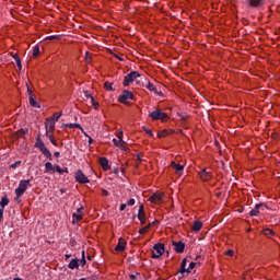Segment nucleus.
I'll return each instance as SVG.
<instances>
[{"instance_id":"nucleus-58","label":"nucleus","mask_w":280,"mask_h":280,"mask_svg":"<svg viewBox=\"0 0 280 280\" xmlns=\"http://www.w3.org/2000/svg\"><path fill=\"white\" fill-rule=\"evenodd\" d=\"M70 257H71V254H66V255H65V258H66V259H70Z\"/></svg>"},{"instance_id":"nucleus-26","label":"nucleus","mask_w":280,"mask_h":280,"mask_svg":"<svg viewBox=\"0 0 280 280\" xmlns=\"http://www.w3.org/2000/svg\"><path fill=\"white\" fill-rule=\"evenodd\" d=\"M8 205H10V200L8 199V197H3L0 201V209H2L4 211L5 207H8Z\"/></svg>"},{"instance_id":"nucleus-53","label":"nucleus","mask_w":280,"mask_h":280,"mask_svg":"<svg viewBox=\"0 0 280 280\" xmlns=\"http://www.w3.org/2000/svg\"><path fill=\"white\" fill-rule=\"evenodd\" d=\"M102 196H108V190L102 189Z\"/></svg>"},{"instance_id":"nucleus-7","label":"nucleus","mask_w":280,"mask_h":280,"mask_svg":"<svg viewBox=\"0 0 280 280\" xmlns=\"http://www.w3.org/2000/svg\"><path fill=\"white\" fill-rule=\"evenodd\" d=\"M128 100H135V94L130 91H124L122 94L118 97L120 104H128Z\"/></svg>"},{"instance_id":"nucleus-46","label":"nucleus","mask_w":280,"mask_h":280,"mask_svg":"<svg viewBox=\"0 0 280 280\" xmlns=\"http://www.w3.org/2000/svg\"><path fill=\"white\" fill-rule=\"evenodd\" d=\"M58 39V35H51L46 38V40H56Z\"/></svg>"},{"instance_id":"nucleus-8","label":"nucleus","mask_w":280,"mask_h":280,"mask_svg":"<svg viewBox=\"0 0 280 280\" xmlns=\"http://www.w3.org/2000/svg\"><path fill=\"white\" fill-rule=\"evenodd\" d=\"M75 180H77V183H80L81 185H86V183H90L89 177H86V175H84L82 170L77 171Z\"/></svg>"},{"instance_id":"nucleus-19","label":"nucleus","mask_w":280,"mask_h":280,"mask_svg":"<svg viewBox=\"0 0 280 280\" xmlns=\"http://www.w3.org/2000/svg\"><path fill=\"white\" fill-rule=\"evenodd\" d=\"M68 268H70V270H75V268H80V259H78V258L72 259L69 262Z\"/></svg>"},{"instance_id":"nucleus-18","label":"nucleus","mask_w":280,"mask_h":280,"mask_svg":"<svg viewBox=\"0 0 280 280\" xmlns=\"http://www.w3.org/2000/svg\"><path fill=\"white\" fill-rule=\"evenodd\" d=\"M173 245L175 246V248H174V250L176 252V253H184L185 252V243H183V242H175V243H173Z\"/></svg>"},{"instance_id":"nucleus-11","label":"nucleus","mask_w":280,"mask_h":280,"mask_svg":"<svg viewBox=\"0 0 280 280\" xmlns=\"http://www.w3.org/2000/svg\"><path fill=\"white\" fill-rule=\"evenodd\" d=\"M45 128L46 132H54L56 130V120L54 118H46Z\"/></svg>"},{"instance_id":"nucleus-28","label":"nucleus","mask_w":280,"mask_h":280,"mask_svg":"<svg viewBox=\"0 0 280 280\" xmlns=\"http://www.w3.org/2000/svg\"><path fill=\"white\" fill-rule=\"evenodd\" d=\"M186 266H187V258H184L182 260L180 270H179V272H182V275H185V272H187Z\"/></svg>"},{"instance_id":"nucleus-31","label":"nucleus","mask_w":280,"mask_h":280,"mask_svg":"<svg viewBox=\"0 0 280 280\" xmlns=\"http://www.w3.org/2000/svg\"><path fill=\"white\" fill-rule=\"evenodd\" d=\"M262 235H266V237H272L275 235V232L270 229L262 230Z\"/></svg>"},{"instance_id":"nucleus-4","label":"nucleus","mask_w":280,"mask_h":280,"mask_svg":"<svg viewBox=\"0 0 280 280\" xmlns=\"http://www.w3.org/2000/svg\"><path fill=\"white\" fill-rule=\"evenodd\" d=\"M27 187H30V179L21 180L19 187L15 189L16 198H21L27 191Z\"/></svg>"},{"instance_id":"nucleus-13","label":"nucleus","mask_w":280,"mask_h":280,"mask_svg":"<svg viewBox=\"0 0 280 280\" xmlns=\"http://www.w3.org/2000/svg\"><path fill=\"white\" fill-rule=\"evenodd\" d=\"M171 167H173V170H175L176 174H178L179 176H183V172L185 170V165L184 164H179L176 162H172L171 163Z\"/></svg>"},{"instance_id":"nucleus-44","label":"nucleus","mask_w":280,"mask_h":280,"mask_svg":"<svg viewBox=\"0 0 280 280\" xmlns=\"http://www.w3.org/2000/svg\"><path fill=\"white\" fill-rule=\"evenodd\" d=\"M225 255H226L228 257H233V255H235V252H234L233 249H228V250L225 252Z\"/></svg>"},{"instance_id":"nucleus-15","label":"nucleus","mask_w":280,"mask_h":280,"mask_svg":"<svg viewBox=\"0 0 280 280\" xmlns=\"http://www.w3.org/2000/svg\"><path fill=\"white\" fill-rule=\"evenodd\" d=\"M264 207H265L266 209H268V206H267V205H264V203H258V205H256L255 208L250 210L249 214H250L252 217L259 215V209H264Z\"/></svg>"},{"instance_id":"nucleus-56","label":"nucleus","mask_w":280,"mask_h":280,"mask_svg":"<svg viewBox=\"0 0 280 280\" xmlns=\"http://www.w3.org/2000/svg\"><path fill=\"white\" fill-rule=\"evenodd\" d=\"M27 93H28L30 97L33 96L32 95V89H30V86H27Z\"/></svg>"},{"instance_id":"nucleus-51","label":"nucleus","mask_w":280,"mask_h":280,"mask_svg":"<svg viewBox=\"0 0 280 280\" xmlns=\"http://www.w3.org/2000/svg\"><path fill=\"white\" fill-rule=\"evenodd\" d=\"M11 57L14 58V60H16V58H19V55L14 54V52H10Z\"/></svg>"},{"instance_id":"nucleus-52","label":"nucleus","mask_w":280,"mask_h":280,"mask_svg":"<svg viewBox=\"0 0 280 280\" xmlns=\"http://www.w3.org/2000/svg\"><path fill=\"white\" fill-rule=\"evenodd\" d=\"M85 97L89 100H92L93 95H91L89 92H85Z\"/></svg>"},{"instance_id":"nucleus-29","label":"nucleus","mask_w":280,"mask_h":280,"mask_svg":"<svg viewBox=\"0 0 280 280\" xmlns=\"http://www.w3.org/2000/svg\"><path fill=\"white\" fill-rule=\"evenodd\" d=\"M72 222L73 223H75V222H82V220H83V217H82V214H78V213H73L72 214Z\"/></svg>"},{"instance_id":"nucleus-50","label":"nucleus","mask_w":280,"mask_h":280,"mask_svg":"<svg viewBox=\"0 0 280 280\" xmlns=\"http://www.w3.org/2000/svg\"><path fill=\"white\" fill-rule=\"evenodd\" d=\"M82 211H84V207H80L77 210V214H81L82 215Z\"/></svg>"},{"instance_id":"nucleus-1","label":"nucleus","mask_w":280,"mask_h":280,"mask_svg":"<svg viewBox=\"0 0 280 280\" xmlns=\"http://www.w3.org/2000/svg\"><path fill=\"white\" fill-rule=\"evenodd\" d=\"M149 117H151V119L153 121H162V122H165L170 119V116L167 115V113L159 109V108H155L153 112H151L149 114Z\"/></svg>"},{"instance_id":"nucleus-25","label":"nucleus","mask_w":280,"mask_h":280,"mask_svg":"<svg viewBox=\"0 0 280 280\" xmlns=\"http://www.w3.org/2000/svg\"><path fill=\"white\" fill-rule=\"evenodd\" d=\"M55 172H58V174H69V168L67 167H60V165L55 166Z\"/></svg>"},{"instance_id":"nucleus-23","label":"nucleus","mask_w":280,"mask_h":280,"mask_svg":"<svg viewBox=\"0 0 280 280\" xmlns=\"http://www.w3.org/2000/svg\"><path fill=\"white\" fill-rule=\"evenodd\" d=\"M46 137L49 139L52 145L58 147V141L56 140V138H54V132H46Z\"/></svg>"},{"instance_id":"nucleus-54","label":"nucleus","mask_w":280,"mask_h":280,"mask_svg":"<svg viewBox=\"0 0 280 280\" xmlns=\"http://www.w3.org/2000/svg\"><path fill=\"white\" fill-rule=\"evenodd\" d=\"M120 211H126V203L120 205Z\"/></svg>"},{"instance_id":"nucleus-6","label":"nucleus","mask_w":280,"mask_h":280,"mask_svg":"<svg viewBox=\"0 0 280 280\" xmlns=\"http://www.w3.org/2000/svg\"><path fill=\"white\" fill-rule=\"evenodd\" d=\"M165 253V245L159 243L153 246L152 259H159Z\"/></svg>"},{"instance_id":"nucleus-41","label":"nucleus","mask_w":280,"mask_h":280,"mask_svg":"<svg viewBox=\"0 0 280 280\" xmlns=\"http://www.w3.org/2000/svg\"><path fill=\"white\" fill-rule=\"evenodd\" d=\"M81 266H86V258L84 256V250L82 252V259L80 260Z\"/></svg>"},{"instance_id":"nucleus-48","label":"nucleus","mask_w":280,"mask_h":280,"mask_svg":"<svg viewBox=\"0 0 280 280\" xmlns=\"http://www.w3.org/2000/svg\"><path fill=\"white\" fill-rule=\"evenodd\" d=\"M117 138H118V140L124 141V131H120V132L117 135Z\"/></svg>"},{"instance_id":"nucleus-3","label":"nucleus","mask_w":280,"mask_h":280,"mask_svg":"<svg viewBox=\"0 0 280 280\" xmlns=\"http://www.w3.org/2000/svg\"><path fill=\"white\" fill-rule=\"evenodd\" d=\"M35 148H38V150L44 154V156H46V159H49V161H51V151H49V149L45 147V142H43V140L37 139L35 143Z\"/></svg>"},{"instance_id":"nucleus-36","label":"nucleus","mask_w":280,"mask_h":280,"mask_svg":"<svg viewBox=\"0 0 280 280\" xmlns=\"http://www.w3.org/2000/svg\"><path fill=\"white\" fill-rule=\"evenodd\" d=\"M23 135H25V130H24V129H20V130H18V131L14 133V137H15L16 139H19V138L23 137Z\"/></svg>"},{"instance_id":"nucleus-39","label":"nucleus","mask_w":280,"mask_h":280,"mask_svg":"<svg viewBox=\"0 0 280 280\" xmlns=\"http://www.w3.org/2000/svg\"><path fill=\"white\" fill-rule=\"evenodd\" d=\"M15 62H16V67L20 69H23V65L21 63V58L20 57H15Z\"/></svg>"},{"instance_id":"nucleus-17","label":"nucleus","mask_w":280,"mask_h":280,"mask_svg":"<svg viewBox=\"0 0 280 280\" xmlns=\"http://www.w3.org/2000/svg\"><path fill=\"white\" fill-rule=\"evenodd\" d=\"M45 173L47 174H56V166L51 164V162H46L45 164Z\"/></svg>"},{"instance_id":"nucleus-21","label":"nucleus","mask_w":280,"mask_h":280,"mask_svg":"<svg viewBox=\"0 0 280 280\" xmlns=\"http://www.w3.org/2000/svg\"><path fill=\"white\" fill-rule=\"evenodd\" d=\"M202 229V222L200 221H195L192 226H191V230L195 232V233H198V231H200Z\"/></svg>"},{"instance_id":"nucleus-57","label":"nucleus","mask_w":280,"mask_h":280,"mask_svg":"<svg viewBox=\"0 0 280 280\" xmlns=\"http://www.w3.org/2000/svg\"><path fill=\"white\" fill-rule=\"evenodd\" d=\"M115 58H117V60L124 61V58H121V57H119L117 55H115Z\"/></svg>"},{"instance_id":"nucleus-2","label":"nucleus","mask_w":280,"mask_h":280,"mask_svg":"<svg viewBox=\"0 0 280 280\" xmlns=\"http://www.w3.org/2000/svg\"><path fill=\"white\" fill-rule=\"evenodd\" d=\"M148 202H152V205H163V202H165V192L163 191L153 192L149 197Z\"/></svg>"},{"instance_id":"nucleus-38","label":"nucleus","mask_w":280,"mask_h":280,"mask_svg":"<svg viewBox=\"0 0 280 280\" xmlns=\"http://www.w3.org/2000/svg\"><path fill=\"white\" fill-rule=\"evenodd\" d=\"M91 102H92L93 108H95V110H97V108L100 107V103H97V101H95L94 97L91 98Z\"/></svg>"},{"instance_id":"nucleus-10","label":"nucleus","mask_w":280,"mask_h":280,"mask_svg":"<svg viewBox=\"0 0 280 280\" xmlns=\"http://www.w3.org/2000/svg\"><path fill=\"white\" fill-rule=\"evenodd\" d=\"M113 143L114 145H116V148L122 150V152H130V149L128 148V143H126V141L117 140L116 138H114Z\"/></svg>"},{"instance_id":"nucleus-33","label":"nucleus","mask_w":280,"mask_h":280,"mask_svg":"<svg viewBox=\"0 0 280 280\" xmlns=\"http://www.w3.org/2000/svg\"><path fill=\"white\" fill-rule=\"evenodd\" d=\"M200 262H190L189 267L186 269V272H191Z\"/></svg>"},{"instance_id":"nucleus-14","label":"nucleus","mask_w":280,"mask_h":280,"mask_svg":"<svg viewBox=\"0 0 280 280\" xmlns=\"http://www.w3.org/2000/svg\"><path fill=\"white\" fill-rule=\"evenodd\" d=\"M116 253H124L126 250V240L124 237H120L118 240V244L115 246Z\"/></svg>"},{"instance_id":"nucleus-5","label":"nucleus","mask_w":280,"mask_h":280,"mask_svg":"<svg viewBox=\"0 0 280 280\" xmlns=\"http://www.w3.org/2000/svg\"><path fill=\"white\" fill-rule=\"evenodd\" d=\"M136 78H141V74L137 71H131L124 78V86H130L136 80Z\"/></svg>"},{"instance_id":"nucleus-45","label":"nucleus","mask_w":280,"mask_h":280,"mask_svg":"<svg viewBox=\"0 0 280 280\" xmlns=\"http://www.w3.org/2000/svg\"><path fill=\"white\" fill-rule=\"evenodd\" d=\"M178 117H180V119L183 121H185L187 119V115L183 114V113H177Z\"/></svg>"},{"instance_id":"nucleus-37","label":"nucleus","mask_w":280,"mask_h":280,"mask_svg":"<svg viewBox=\"0 0 280 280\" xmlns=\"http://www.w3.org/2000/svg\"><path fill=\"white\" fill-rule=\"evenodd\" d=\"M40 55V47H38V46H35L34 48H33V56H39Z\"/></svg>"},{"instance_id":"nucleus-40","label":"nucleus","mask_w":280,"mask_h":280,"mask_svg":"<svg viewBox=\"0 0 280 280\" xmlns=\"http://www.w3.org/2000/svg\"><path fill=\"white\" fill-rule=\"evenodd\" d=\"M85 62L91 65V54L89 51L85 52Z\"/></svg>"},{"instance_id":"nucleus-30","label":"nucleus","mask_w":280,"mask_h":280,"mask_svg":"<svg viewBox=\"0 0 280 280\" xmlns=\"http://www.w3.org/2000/svg\"><path fill=\"white\" fill-rule=\"evenodd\" d=\"M30 104L33 106V108H40V105H38V102L34 100V96H30Z\"/></svg>"},{"instance_id":"nucleus-35","label":"nucleus","mask_w":280,"mask_h":280,"mask_svg":"<svg viewBox=\"0 0 280 280\" xmlns=\"http://www.w3.org/2000/svg\"><path fill=\"white\" fill-rule=\"evenodd\" d=\"M105 91H113V83L112 82H105L104 83Z\"/></svg>"},{"instance_id":"nucleus-20","label":"nucleus","mask_w":280,"mask_h":280,"mask_svg":"<svg viewBox=\"0 0 280 280\" xmlns=\"http://www.w3.org/2000/svg\"><path fill=\"white\" fill-rule=\"evenodd\" d=\"M168 135H174V130H172V129H170V130L164 129V130H162V131H160L158 133V137H159V139H163L165 137H168Z\"/></svg>"},{"instance_id":"nucleus-47","label":"nucleus","mask_w":280,"mask_h":280,"mask_svg":"<svg viewBox=\"0 0 280 280\" xmlns=\"http://www.w3.org/2000/svg\"><path fill=\"white\" fill-rule=\"evenodd\" d=\"M135 202H136L135 199H129L127 205H128V207H135Z\"/></svg>"},{"instance_id":"nucleus-61","label":"nucleus","mask_w":280,"mask_h":280,"mask_svg":"<svg viewBox=\"0 0 280 280\" xmlns=\"http://www.w3.org/2000/svg\"><path fill=\"white\" fill-rule=\"evenodd\" d=\"M85 137H89V135L85 133Z\"/></svg>"},{"instance_id":"nucleus-42","label":"nucleus","mask_w":280,"mask_h":280,"mask_svg":"<svg viewBox=\"0 0 280 280\" xmlns=\"http://www.w3.org/2000/svg\"><path fill=\"white\" fill-rule=\"evenodd\" d=\"M142 128H143L145 135H149V137H154V135L152 133V130H150V129H148L145 127H142Z\"/></svg>"},{"instance_id":"nucleus-34","label":"nucleus","mask_w":280,"mask_h":280,"mask_svg":"<svg viewBox=\"0 0 280 280\" xmlns=\"http://www.w3.org/2000/svg\"><path fill=\"white\" fill-rule=\"evenodd\" d=\"M60 117H62V112H59V113H55L52 115V117H50V119H54L55 122L58 121V119H60Z\"/></svg>"},{"instance_id":"nucleus-43","label":"nucleus","mask_w":280,"mask_h":280,"mask_svg":"<svg viewBox=\"0 0 280 280\" xmlns=\"http://www.w3.org/2000/svg\"><path fill=\"white\" fill-rule=\"evenodd\" d=\"M19 165H21V161H16L15 163L11 164L10 167L12 170H16V167H19Z\"/></svg>"},{"instance_id":"nucleus-55","label":"nucleus","mask_w":280,"mask_h":280,"mask_svg":"<svg viewBox=\"0 0 280 280\" xmlns=\"http://www.w3.org/2000/svg\"><path fill=\"white\" fill-rule=\"evenodd\" d=\"M3 220V209H0V222Z\"/></svg>"},{"instance_id":"nucleus-27","label":"nucleus","mask_w":280,"mask_h":280,"mask_svg":"<svg viewBox=\"0 0 280 280\" xmlns=\"http://www.w3.org/2000/svg\"><path fill=\"white\" fill-rule=\"evenodd\" d=\"M62 128H78L79 130H84L80 124H63Z\"/></svg>"},{"instance_id":"nucleus-16","label":"nucleus","mask_w":280,"mask_h":280,"mask_svg":"<svg viewBox=\"0 0 280 280\" xmlns=\"http://www.w3.org/2000/svg\"><path fill=\"white\" fill-rule=\"evenodd\" d=\"M98 163H100L102 170H104V172H108V170H110V165H108V159L100 158Z\"/></svg>"},{"instance_id":"nucleus-59","label":"nucleus","mask_w":280,"mask_h":280,"mask_svg":"<svg viewBox=\"0 0 280 280\" xmlns=\"http://www.w3.org/2000/svg\"><path fill=\"white\" fill-rule=\"evenodd\" d=\"M93 143V138L89 137V144Z\"/></svg>"},{"instance_id":"nucleus-12","label":"nucleus","mask_w":280,"mask_h":280,"mask_svg":"<svg viewBox=\"0 0 280 280\" xmlns=\"http://www.w3.org/2000/svg\"><path fill=\"white\" fill-rule=\"evenodd\" d=\"M138 220L140 221V224H145L147 218H145V209L143 207V203L139 206L138 210Z\"/></svg>"},{"instance_id":"nucleus-32","label":"nucleus","mask_w":280,"mask_h":280,"mask_svg":"<svg viewBox=\"0 0 280 280\" xmlns=\"http://www.w3.org/2000/svg\"><path fill=\"white\" fill-rule=\"evenodd\" d=\"M147 89L148 91H151V93H156V86L152 84V82H148Z\"/></svg>"},{"instance_id":"nucleus-49","label":"nucleus","mask_w":280,"mask_h":280,"mask_svg":"<svg viewBox=\"0 0 280 280\" xmlns=\"http://www.w3.org/2000/svg\"><path fill=\"white\" fill-rule=\"evenodd\" d=\"M137 161H138V163H137L136 165L139 166V165L141 164V162L143 161V160L141 159V155H140V154H137Z\"/></svg>"},{"instance_id":"nucleus-24","label":"nucleus","mask_w":280,"mask_h":280,"mask_svg":"<svg viewBox=\"0 0 280 280\" xmlns=\"http://www.w3.org/2000/svg\"><path fill=\"white\" fill-rule=\"evenodd\" d=\"M153 224H154V222H151L148 225L140 229L139 230L140 235H145V233H148V231H150V229L152 228Z\"/></svg>"},{"instance_id":"nucleus-9","label":"nucleus","mask_w":280,"mask_h":280,"mask_svg":"<svg viewBox=\"0 0 280 280\" xmlns=\"http://www.w3.org/2000/svg\"><path fill=\"white\" fill-rule=\"evenodd\" d=\"M199 178L203 180V183H207L213 178V173L211 171H207V168H203L199 172Z\"/></svg>"},{"instance_id":"nucleus-22","label":"nucleus","mask_w":280,"mask_h":280,"mask_svg":"<svg viewBox=\"0 0 280 280\" xmlns=\"http://www.w3.org/2000/svg\"><path fill=\"white\" fill-rule=\"evenodd\" d=\"M248 3L252 8H260V5L264 3V0H249Z\"/></svg>"},{"instance_id":"nucleus-60","label":"nucleus","mask_w":280,"mask_h":280,"mask_svg":"<svg viewBox=\"0 0 280 280\" xmlns=\"http://www.w3.org/2000/svg\"><path fill=\"white\" fill-rule=\"evenodd\" d=\"M55 156H60V152L56 151L55 153Z\"/></svg>"}]
</instances>
